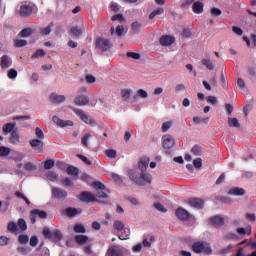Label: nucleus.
<instances>
[{"mask_svg":"<svg viewBox=\"0 0 256 256\" xmlns=\"http://www.w3.org/2000/svg\"><path fill=\"white\" fill-rule=\"evenodd\" d=\"M129 177L134 183H137V185H151V182L153 181V176L148 172H142L141 175L137 177V172L131 170L129 172Z\"/></svg>","mask_w":256,"mask_h":256,"instance_id":"obj_1","label":"nucleus"},{"mask_svg":"<svg viewBox=\"0 0 256 256\" xmlns=\"http://www.w3.org/2000/svg\"><path fill=\"white\" fill-rule=\"evenodd\" d=\"M72 111L77 115V117H80L81 121L86 123V125H91V127H95L97 125V122L81 109L73 108Z\"/></svg>","mask_w":256,"mask_h":256,"instance_id":"obj_2","label":"nucleus"},{"mask_svg":"<svg viewBox=\"0 0 256 256\" xmlns=\"http://www.w3.org/2000/svg\"><path fill=\"white\" fill-rule=\"evenodd\" d=\"M194 253H206V255H210L212 253L211 246L209 244H205L202 242H197L192 246Z\"/></svg>","mask_w":256,"mask_h":256,"instance_id":"obj_3","label":"nucleus"},{"mask_svg":"<svg viewBox=\"0 0 256 256\" xmlns=\"http://www.w3.org/2000/svg\"><path fill=\"white\" fill-rule=\"evenodd\" d=\"M37 217H39V219H47V212L39 209L32 210L30 213L31 223H37Z\"/></svg>","mask_w":256,"mask_h":256,"instance_id":"obj_4","label":"nucleus"},{"mask_svg":"<svg viewBox=\"0 0 256 256\" xmlns=\"http://www.w3.org/2000/svg\"><path fill=\"white\" fill-rule=\"evenodd\" d=\"M162 147L164 149H173L175 147V138L169 134L164 135L162 137Z\"/></svg>","mask_w":256,"mask_h":256,"instance_id":"obj_5","label":"nucleus"},{"mask_svg":"<svg viewBox=\"0 0 256 256\" xmlns=\"http://www.w3.org/2000/svg\"><path fill=\"white\" fill-rule=\"evenodd\" d=\"M96 47L101 51H109L111 49V42L106 38H98L96 40Z\"/></svg>","mask_w":256,"mask_h":256,"instance_id":"obj_6","label":"nucleus"},{"mask_svg":"<svg viewBox=\"0 0 256 256\" xmlns=\"http://www.w3.org/2000/svg\"><path fill=\"white\" fill-rule=\"evenodd\" d=\"M52 121L58 127H73V121H71V120H61L59 117L53 116Z\"/></svg>","mask_w":256,"mask_h":256,"instance_id":"obj_7","label":"nucleus"},{"mask_svg":"<svg viewBox=\"0 0 256 256\" xmlns=\"http://www.w3.org/2000/svg\"><path fill=\"white\" fill-rule=\"evenodd\" d=\"M79 199L83 202V203H91L94 201H97V198H95V195H93L90 192H82L79 196Z\"/></svg>","mask_w":256,"mask_h":256,"instance_id":"obj_8","label":"nucleus"},{"mask_svg":"<svg viewBox=\"0 0 256 256\" xmlns=\"http://www.w3.org/2000/svg\"><path fill=\"white\" fill-rule=\"evenodd\" d=\"M74 103L79 107H85V105H89V97L85 95H78L75 97Z\"/></svg>","mask_w":256,"mask_h":256,"instance_id":"obj_9","label":"nucleus"},{"mask_svg":"<svg viewBox=\"0 0 256 256\" xmlns=\"http://www.w3.org/2000/svg\"><path fill=\"white\" fill-rule=\"evenodd\" d=\"M52 195L55 197V199H66L67 198V191L61 189V188H53L52 189Z\"/></svg>","mask_w":256,"mask_h":256,"instance_id":"obj_10","label":"nucleus"},{"mask_svg":"<svg viewBox=\"0 0 256 256\" xmlns=\"http://www.w3.org/2000/svg\"><path fill=\"white\" fill-rule=\"evenodd\" d=\"M33 13V7L31 5L22 4L20 7L19 14L21 17H29Z\"/></svg>","mask_w":256,"mask_h":256,"instance_id":"obj_11","label":"nucleus"},{"mask_svg":"<svg viewBox=\"0 0 256 256\" xmlns=\"http://www.w3.org/2000/svg\"><path fill=\"white\" fill-rule=\"evenodd\" d=\"M13 64V61L11 60V57L9 55H3L1 57L0 67L1 69H9L11 65Z\"/></svg>","mask_w":256,"mask_h":256,"instance_id":"obj_12","label":"nucleus"},{"mask_svg":"<svg viewBox=\"0 0 256 256\" xmlns=\"http://www.w3.org/2000/svg\"><path fill=\"white\" fill-rule=\"evenodd\" d=\"M175 43V37L172 36H162L160 38V45L163 47H170V45H173Z\"/></svg>","mask_w":256,"mask_h":256,"instance_id":"obj_13","label":"nucleus"},{"mask_svg":"<svg viewBox=\"0 0 256 256\" xmlns=\"http://www.w3.org/2000/svg\"><path fill=\"white\" fill-rule=\"evenodd\" d=\"M109 256H123V248L121 246H113L108 250Z\"/></svg>","mask_w":256,"mask_h":256,"instance_id":"obj_14","label":"nucleus"},{"mask_svg":"<svg viewBox=\"0 0 256 256\" xmlns=\"http://www.w3.org/2000/svg\"><path fill=\"white\" fill-rule=\"evenodd\" d=\"M228 195H233L235 197H243V195H245V189L240 187L231 188L228 191Z\"/></svg>","mask_w":256,"mask_h":256,"instance_id":"obj_15","label":"nucleus"},{"mask_svg":"<svg viewBox=\"0 0 256 256\" xmlns=\"http://www.w3.org/2000/svg\"><path fill=\"white\" fill-rule=\"evenodd\" d=\"M176 217L180 219L181 221H187V218L189 217V212L183 208H178L176 210Z\"/></svg>","mask_w":256,"mask_h":256,"instance_id":"obj_16","label":"nucleus"},{"mask_svg":"<svg viewBox=\"0 0 256 256\" xmlns=\"http://www.w3.org/2000/svg\"><path fill=\"white\" fill-rule=\"evenodd\" d=\"M190 207H194V209H202L203 208V200L199 198H192L189 200Z\"/></svg>","mask_w":256,"mask_h":256,"instance_id":"obj_17","label":"nucleus"},{"mask_svg":"<svg viewBox=\"0 0 256 256\" xmlns=\"http://www.w3.org/2000/svg\"><path fill=\"white\" fill-rule=\"evenodd\" d=\"M49 99H50L51 103H63V101H65L66 97H65V95H58V94L52 93L49 96Z\"/></svg>","mask_w":256,"mask_h":256,"instance_id":"obj_18","label":"nucleus"},{"mask_svg":"<svg viewBox=\"0 0 256 256\" xmlns=\"http://www.w3.org/2000/svg\"><path fill=\"white\" fill-rule=\"evenodd\" d=\"M126 226H127V222L126 221L116 220L113 223V228L115 229V231H118V232L123 231Z\"/></svg>","mask_w":256,"mask_h":256,"instance_id":"obj_19","label":"nucleus"},{"mask_svg":"<svg viewBox=\"0 0 256 256\" xmlns=\"http://www.w3.org/2000/svg\"><path fill=\"white\" fill-rule=\"evenodd\" d=\"M131 93H133V90L129 88L122 89L120 92L122 101H129V99H131Z\"/></svg>","mask_w":256,"mask_h":256,"instance_id":"obj_20","label":"nucleus"},{"mask_svg":"<svg viewBox=\"0 0 256 256\" xmlns=\"http://www.w3.org/2000/svg\"><path fill=\"white\" fill-rule=\"evenodd\" d=\"M138 167L140 170L145 171L149 167V158L142 157L138 162Z\"/></svg>","mask_w":256,"mask_h":256,"instance_id":"obj_21","label":"nucleus"},{"mask_svg":"<svg viewBox=\"0 0 256 256\" xmlns=\"http://www.w3.org/2000/svg\"><path fill=\"white\" fill-rule=\"evenodd\" d=\"M122 231V235H119L118 239L121 241H127L131 235V229H129V226H126Z\"/></svg>","mask_w":256,"mask_h":256,"instance_id":"obj_22","label":"nucleus"},{"mask_svg":"<svg viewBox=\"0 0 256 256\" xmlns=\"http://www.w3.org/2000/svg\"><path fill=\"white\" fill-rule=\"evenodd\" d=\"M203 3L202 2H194L192 5V10L197 14L201 15L203 13Z\"/></svg>","mask_w":256,"mask_h":256,"instance_id":"obj_23","label":"nucleus"},{"mask_svg":"<svg viewBox=\"0 0 256 256\" xmlns=\"http://www.w3.org/2000/svg\"><path fill=\"white\" fill-rule=\"evenodd\" d=\"M30 145L34 149H43V140H41L39 138L32 139V140H30Z\"/></svg>","mask_w":256,"mask_h":256,"instance_id":"obj_24","label":"nucleus"},{"mask_svg":"<svg viewBox=\"0 0 256 256\" xmlns=\"http://www.w3.org/2000/svg\"><path fill=\"white\" fill-rule=\"evenodd\" d=\"M202 65H205L208 71H213V69H215V65L213 64V61L210 58H203Z\"/></svg>","mask_w":256,"mask_h":256,"instance_id":"obj_25","label":"nucleus"},{"mask_svg":"<svg viewBox=\"0 0 256 256\" xmlns=\"http://www.w3.org/2000/svg\"><path fill=\"white\" fill-rule=\"evenodd\" d=\"M125 31V27L123 25L117 26L116 30L115 27H111V35H117V37H121L123 35V32Z\"/></svg>","mask_w":256,"mask_h":256,"instance_id":"obj_26","label":"nucleus"},{"mask_svg":"<svg viewBox=\"0 0 256 256\" xmlns=\"http://www.w3.org/2000/svg\"><path fill=\"white\" fill-rule=\"evenodd\" d=\"M13 129H15V123H7L3 126L2 131L4 135H9L13 132Z\"/></svg>","mask_w":256,"mask_h":256,"instance_id":"obj_27","label":"nucleus"},{"mask_svg":"<svg viewBox=\"0 0 256 256\" xmlns=\"http://www.w3.org/2000/svg\"><path fill=\"white\" fill-rule=\"evenodd\" d=\"M147 97H149V94L144 90V89H139L135 95H134V99H147Z\"/></svg>","mask_w":256,"mask_h":256,"instance_id":"obj_28","label":"nucleus"},{"mask_svg":"<svg viewBox=\"0 0 256 256\" xmlns=\"http://www.w3.org/2000/svg\"><path fill=\"white\" fill-rule=\"evenodd\" d=\"M65 213L68 217H75L81 213V210L77 208H68L65 210Z\"/></svg>","mask_w":256,"mask_h":256,"instance_id":"obj_29","label":"nucleus"},{"mask_svg":"<svg viewBox=\"0 0 256 256\" xmlns=\"http://www.w3.org/2000/svg\"><path fill=\"white\" fill-rule=\"evenodd\" d=\"M70 33L72 35V37H81V34L83 33V29L74 26L71 28Z\"/></svg>","mask_w":256,"mask_h":256,"instance_id":"obj_30","label":"nucleus"},{"mask_svg":"<svg viewBox=\"0 0 256 256\" xmlns=\"http://www.w3.org/2000/svg\"><path fill=\"white\" fill-rule=\"evenodd\" d=\"M238 235H251V225L246 226V228H237Z\"/></svg>","mask_w":256,"mask_h":256,"instance_id":"obj_31","label":"nucleus"},{"mask_svg":"<svg viewBox=\"0 0 256 256\" xmlns=\"http://www.w3.org/2000/svg\"><path fill=\"white\" fill-rule=\"evenodd\" d=\"M7 230H8L10 233H14V234L19 233V227L17 226V224H16L15 222H10V223L8 224Z\"/></svg>","mask_w":256,"mask_h":256,"instance_id":"obj_32","label":"nucleus"},{"mask_svg":"<svg viewBox=\"0 0 256 256\" xmlns=\"http://www.w3.org/2000/svg\"><path fill=\"white\" fill-rule=\"evenodd\" d=\"M75 241L79 245H84V243H87L89 241V237H87L85 235H78L75 237Z\"/></svg>","mask_w":256,"mask_h":256,"instance_id":"obj_33","label":"nucleus"},{"mask_svg":"<svg viewBox=\"0 0 256 256\" xmlns=\"http://www.w3.org/2000/svg\"><path fill=\"white\" fill-rule=\"evenodd\" d=\"M10 143H12L13 145H17V143H19V132L12 131L11 137H10Z\"/></svg>","mask_w":256,"mask_h":256,"instance_id":"obj_34","label":"nucleus"},{"mask_svg":"<svg viewBox=\"0 0 256 256\" xmlns=\"http://www.w3.org/2000/svg\"><path fill=\"white\" fill-rule=\"evenodd\" d=\"M66 172L69 175H72L74 177H77L79 175V168L75 167V166H69L66 170Z\"/></svg>","mask_w":256,"mask_h":256,"instance_id":"obj_35","label":"nucleus"},{"mask_svg":"<svg viewBox=\"0 0 256 256\" xmlns=\"http://www.w3.org/2000/svg\"><path fill=\"white\" fill-rule=\"evenodd\" d=\"M163 13H165V9L157 8V9L153 10L152 13L149 15V19H155V17H157V15H163Z\"/></svg>","mask_w":256,"mask_h":256,"instance_id":"obj_36","label":"nucleus"},{"mask_svg":"<svg viewBox=\"0 0 256 256\" xmlns=\"http://www.w3.org/2000/svg\"><path fill=\"white\" fill-rule=\"evenodd\" d=\"M224 221L225 220L221 216H216V217L211 218V223L213 225H217V226L223 225Z\"/></svg>","mask_w":256,"mask_h":256,"instance_id":"obj_37","label":"nucleus"},{"mask_svg":"<svg viewBox=\"0 0 256 256\" xmlns=\"http://www.w3.org/2000/svg\"><path fill=\"white\" fill-rule=\"evenodd\" d=\"M18 231H27V222L23 219H19L17 223Z\"/></svg>","mask_w":256,"mask_h":256,"instance_id":"obj_38","label":"nucleus"},{"mask_svg":"<svg viewBox=\"0 0 256 256\" xmlns=\"http://www.w3.org/2000/svg\"><path fill=\"white\" fill-rule=\"evenodd\" d=\"M154 209H156V211H160V213H167V209L165 206H163V204L156 202L153 204Z\"/></svg>","mask_w":256,"mask_h":256,"instance_id":"obj_39","label":"nucleus"},{"mask_svg":"<svg viewBox=\"0 0 256 256\" xmlns=\"http://www.w3.org/2000/svg\"><path fill=\"white\" fill-rule=\"evenodd\" d=\"M237 87L240 89V91H246L247 86H246L245 80H243V78L237 79Z\"/></svg>","mask_w":256,"mask_h":256,"instance_id":"obj_40","label":"nucleus"},{"mask_svg":"<svg viewBox=\"0 0 256 256\" xmlns=\"http://www.w3.org/2000/svg\"><path fill=\"white\" fill-rule=\"evenodd\" d=\"M33 35V29L26 28L20 32V37H31Z\"/></svg>","mask_w":256,"mask_h":256,"instance_id":"obj_41","label":"nucleus"},{"mask_svg":"<svg viewBox=\"0 0 256 256\" xmlns=\"http://www.w3.org/2000/svg\"><path fill=\"white\" fill-rule=\"evenodd\" d=\"M228 125L229 127H241V124H239V120H237V118H229Z\"/></svg>","mask_w":256,"mask_h":256,"instance_id":"obj_42","label":"nucleus"},{"mask_svg":"<svg viewBox=\"0 0 256 256\" xmlns=\"http://www.w3.org/2000/svg\"><path fill=\"white\" fill-rule=\"evenodd\" d=\"M46 53L45 50L43 49H39L37 50L33 55H32V59H39L41 57H45Z\"/></svg>","mask_w":256,"mask_h":256,"instance_id":"obj_43","label":"nucleus"},{"mask_svg":"<svg viewBox=\"0 0 256 256\" xmlns=\"http://www.w3.org/2000/svg\"><path fill=\"white\" fill-rule=\"evenodd\" d=\"M11 153V149L5 146L0 147V157H7Z\"/></svg>","mask_w":256,"mask_h":256,"instance_id":"obj_44","label":"nucleus"},{"mask_svg":"<svg viewBox=\"0 0 256 256\" xmlns=\"http://www.w3.org/2000/svg\"><path fill=\"white\" fill-rule=\"evenodd\" d=\"M105 155L109 157V159H115L117 157V150L108 149L105 151Z\"/></svg>","mask_w":256,"mask_h":256,"instance_id":"obj_45","label":"nucleus"},{"mask_svg":"<svg viewBox=\"0 0 256 256\" xmlns=\"http://www.w3.org/2000/svg\"><path fill=\"white\" fill-rule=\"evenodd\" d=\"M91 139V134H85L83 137H82V141H81V143H82V145L84 146V147H89V140Z\"/></svg>","mask_w":256,"mask_h":256,"instance_id":"obj_46","label":"nucleus"},{"mask_svg":"<svg viewBox=\"0 0 256 256\" xmlns=\"http://www.w3.org/2000/svg\"><path fill=\"white\" fill-rule=\"evenodd\" d=\"M52 239H53V241L59 242V241H61V239H63V234H61V231L56 230V231H54Z\"/></svg>","mask_w":256,"mask_h":256,"instance_id":"obj_47","label":"nucleus"},{"mask_svg":"<svg viewBox=\"0 0 256 256\" xmlns=\"http://www.w3.org/2000/svg\"><path fill=\"white\" fill-rule=\"evenodd\" d=\"M47 179L49 181H57V179L59 178V176L57 175V173L53 172V171H50L47 173L46 175Z\"/></svg>","mask_w":256,"mask_h":256,"instance_id":"obj_48","label":"nucleus"},{"mask_svg":"<svg viewBox=\"0 0 256 256\" xmlns=\"http://www.w3.org/2000/svg\"><path fill=\"white\" fill-rule=\"evenodd\" d=\"M35 135L38 139L43 140L45 139V134L43 133V130L40 127H36L35 129Z\"/></svg>","mask_w":256,"mask_h":256,"instance_id":"obj_49","label":"nucleus"},{"mask_svg":"<svg viewBox=\"0 0 256 256\" xmlns=\"http://www.w3.org/2000/svg\"><path fill=\"white\" fill-rule=\"evenodd\" d=\"M141 31V23L139 22H134L132 23V33L137 34Z\"/></svg>","mask_w":256,"mask_h":256,"instance_id":"obj_50","label":"nucleus"},{"mask_svg":"<svg viewBox=\"0 0 256 256\" xmlns=\"http://www.w3.org/2000/svg\"><path fill=\"white\" fill-rule=\"evenodd\" d=\"M126 57H129L130 59L139 60V59H141V54H139L137 52H128L126 54Z\"/></svg>","mask_w":256,"mask_h":256,"instance_id":"obj_51","label":"nucleus"},{"mask_svg":"<svg viewBox=\"0 0 256 256\" xmlns=\"http://www.w3.org/2000/svg\"><path fill=\"white\" fill-rule=\"evenodd\" d=\"M173 121H167L162 124V132L167 133V130L172 127Z\"/></svg>","mask_w":256,"mask_h":256,"instance_id":"obj_52","label":"nucleus"},{"mask_svg":"<svg viewBox=\"0 0 256 256\" xmlns=\"http://www.w3.org/2000/svg\"><path fill=\"white\" fill-rule=\"evenodd\" d=\"M17 71L15 69H10L7 73L8 79H17Z\"/></svg>","mask_w":256,"mask_h":256,"instance_id":"obj_53","label":"nucleus"},{"mask_svg":"<svg viewBox=\"0 0 256 256\" xmlns=\"http://www.w3.org/2000/svg\"><path fill=\"white\" fill-rule=\"evenodd\" d=\"M45 169H53L55 167V161L54 160H46L44 163Z\"/></svg>","mask_w":256,"mask_h":256,"instance_id":"obj_54","label":"nucleus"},{"mask_svg":"<svg viewBox=\"0 0 256 256\" xmlns=\"http://www.w3.org/2000/svg\"><path fill=\"white\" fill-rule=\"evenodd\" d=\"M18 241L19 243H21L22 245H26V243H29V236L27 235H20L18 237Z\"/></svg>","mask_w":256,"mask_h":256,"instance_id":"obj_55","label":"nucleus"},{"mask_svg":"<svg viewBox=\"0 0 256 256\" xmlns=\"http://www.w3.org/2000/svg\"><path fill=\"white\" fill-rule=\"evenodd\" d=\"M74 231L75 233H85V226H83L82 224H76L74 227Z\"/></svg>","mask_w":256,"mask_h":256,"instance_id":"obj_56","label":"nucleus"},{"mask_svg":"<svg viewBox=\"0 0 256 256\" xmlns=\"http://www.w3.org/2000/svg\"><path fill=\"white\" fill-rule=\"evenodd\" d=\"M12 159H14V161H23V153L14 152L12 154Z\"/></svg>","mask_w":256,"mask_h":256,"instance_id":"obj_57","label":"nucleus"},{"mask_svg":"<svg viewBox=\"0 0 256 256\" xmlns=\"http://www.w3.org/2000/svg\"><path fill=\"white\" fill-rule=\"evenodd\" d=\"M193 165L196 169H201V167H203V160L201 158H197L193 161Z\"/></svg>","mask_w":256,"mask_h":256,"instance_id":"obj_58","label":"nucleus"},{"mask_svg":"<svg viewBox=\"0 0 256 256\" xmlns=\"http://www.w3.org/2000/svg\"><path fill=\"white\" fill-rule=\"evenodd\" d=\"M14 45L15 47H25V45H27V40H15L14 41Z\"/></svg>","mask_w":256,"mask_h":256,"instance_id":"obj_59","label":"nucleus"},{"mask_svg":"<svg viewBox=\"0 0 256 256\" xmlns=\"http://www.w3.org/2000/svg\"><path fill=\"white\" fill-rule=\"evenodd\" d=\"M207 103H210V105H217V97L215 96H208L206 97Z\"/></svg>","mask_w":256,"mask_h":256,"instance_id":"obj_60","label":"nucleus"},{"mask_svg":"<svg viewBox=\"0 0 256 256\" xmlns=\"http://www.w3.org/2000/svg\"><path fill=\"white\" fill-rule=\"evenodd\" d=\"M232 31L233 33H235V35H238V37H241V35H243V29H241L240 27L233 26Z\"/></svg>","mask_w":256,"mask_h":256,"instance_id":"obj_61","label":"nucleus"},{"mask_svg":"<svg viewBox=\"0 0 256 256\" xmlns=\"http://www.w3.org/2000/svg\"><path fill=\"white\" fill-rule=\"evenodd\" d=\"M77 157L78 159H81L86 165H91V160H89V158L85 157L84 155L77 154Z\"/></svg>","mask_w":256,"mask_h":256,"instance_id":"obj_62","label":"nucleus"},{"mask_svg":"<svg viewBox=\"0 0 256 256\" xmlns=\"http://www.w3.org/2000/svg\"><path fill=\"white\" fill-rule=\"evenodd\" d=\"M51 27H53V24H50L49 26L42 28L41 29L42 35H49V33H51Z\"/></svg>","mask_w":256,"mask_h":256,"instance_id":"obj_63","label":"nucleus"},{"mask_svg":"<svg viewBox=\"0 0 256 256\" xmlns=\"http://www.w3.org/2000/svg\"><path fill=\"white\" fill-rule=\"evenodd\" d=\"M246 219H247V221H249L250 223H253L254 221H256L255 213H247V214H246Z\"/></svg>","mask_w":256,"mask_h":256,"instance_id":"obj_64","label":"nucleus"}]
</instances>
